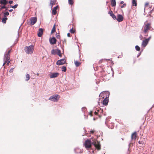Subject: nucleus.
<instances>
[{
  "label": "nucleus",
  "mask_w": 154,
  "mask_h": 154,
  "mask_svg": "<svg viewBox=\"0 0 154 154\" xmlns=\"http://www.w3.org/2000/svg\"><path fill=\"white\" fill-rule=\"evenodd\" d=\"M50 4L49 5V6L51 7V8L52 9L53 5L54 4H55V0H50Z\"/></svg>",
  "instance_id": "nucleus-15"
},
{
  "label": "nucleus",
  "mask_w": 154,
  "mask_h": 154,
  "mask_svg": "<svg viewBox=\"0 0 154 154\" xmlns=\"http://www.w3.org/2000/svg\"><path fill=\"white\" fill-rule=\"evenodd\" d=\"M149 5V3H148V2H146V4H145V8L148 5Z\"/></svg>",
  "instance_id": "nucleus-48"
},
{
  "label": "nucleus",
  "mask_w": 154,
  "mask_h": 154,
  "mask_svg": "<svg viewBox=\"0 0 154 154\" xmlns=\"http://www.w3.org/2000/svg\"><path fill=\"white\" fill-rule=\"evenodd\" d=\"M111 15L110 16L112 17V18L115 20H116L117 19V17H116V16L114 15V14H111Z\"/></svg>",
  "instance_id": "nucleus-27"
},
{
  "label": "nucleus",
  "mask_w": 154,
  "mask_h": 154,
  "mask_svg": "<svg viewBox=\"0 0 154 154\" xmlns=\"http://www.w3.org/2000/svg\"><path fill=\"white\" fill-rule=\"evenodd\" d=\"M146 34H146H145V36H147V35H147V34Z\"/></svg>",
  "instance_id": "nucleus-59"
},
{
  "label": "nucleus",
  "mask_w": 154,
  "mask_h": 154,
  "mask_svg": "<svg viewBox=\"0 0 154 154\" xmlns=\"http://www.w3.org/2000/svg\"><path fill=\"white\" fill-rule=\"evenodd\" d=\"M56 51V53L57 54V55H59L61 53V51L58 48L57 49Z\"/></svg>",
  "instance_id": "nucleus-30"
},
{
  "label": "nucleus",
  "mask_w": 154,
  "mask_h": 154,
  "mask_svg": "<svg viewBox=\"0 0 154 154\" xmlns=\"http://www.w3.org/2000/svg\"><path fill=\"white\" fill-rule=\"evenodd\" d=\"M150 25V23H148L146 25L145 27L144 28V30L143 31V33L145 34L146 33L147 31L149 29Z\"/></svg>",
  "instance_id": "nucleus-8"
},
{
  "label": "nucleus",
  "mask_w": 154,
  "mask_h": 154,
  "mask_svg": "<svg viewBox=\"0 0 154 154\" xmlns=\"http://www.w3.org/2000/svg\"><path fill=\"white\" fill-rule=\"evenodd\" d=\"M58 55L59 56H60V57H61V56H62V55H61V53H60V54H59V55Z\"/></svg>",
  "instance_id": "nucleus-57"
},
{
  "label": "nucleus",
  "mask_w": 154,
  "mask_h": 154,
  "mask_svg": "<svg viewBox=\"0 0 154 154\" xmlns=\"http://www.w3.org/2000/svg\"><path fill=\"white\" fill-rule=\"evenodd\" d=\"M135 48V49L137 51H139L140 50V48L138 46L136 45Z\"/></svg>",
  "instance_id": "nucleus-31"
},
{
  "label": "nucleus",
  "mask_w": 154,
  "mask_h": 154,
  "mask_svg": "<svg viewBox=\"0 0 154 154\" xmlns=\"http://www.w3.org/2000/svg\"><path fill=\"white\" fill-rule=\"evenodd\" d=\"M111 4L112 7H113L115 6L116 5V1H111Z\"/></svg>",
  "instance_id": "nucleus-23"
},
{
  "label": "nucleus",
  "mask_w": 154,
  "mask_h": 154,
  "mask_svg": "<svg viewBox=\"0 0 154 154\" xmlns=\"http://www.w3.org/2000/svg\"><path fill=\"white\" fill-rule=\"evenodd\" d=\"M108 14H110V16L111 15V14H113V12L110 10V9L109 11L108 12Z\"/></svg>",
  "instance_id": "nucleus-35"
},
{
  "label": "nucleus",
  "mask_w": 154,
  "mask_h": 154,
  "mask_svg": "<svg viewBox=\"0 0 154 154\" xmlns=\"http://www.w3.org/2000/svg\"><path fill=\"white\" fill-rule=\"evenodd\" d=\"M8 7L6 6V8H5V11H7L8 10Z\"/></svg>",
  "instance_id": "nucleus-54"
},
{
  "label": "nucleus",
  "mask_w": 154,
  "mask_h": 154,
  "mask_svg": "<svg viewBox=\"0 0 154 154\" xmlns=\"http://www.w3.org/2000/svg\"><path fill=\"white\" fill-rule=\"evenodd\" d=\"M132 5L137 6V3L136 0H132Z\"/></svg>",
  "instance_id": "nucleus-21"
},
{
  "label": "nucleus",
  "mask_w": 154,
  "mask_h": 154,
  "mask_svg": "<svg viewBox=\"0 0 154 154\" xmlns=\"http://www.w3.org/2000/svg\"><path fill=\"white\" fill-rule=\"evenodd\" d=\"M151 11H150L149 12V13H150V14H149V15H150V14H151Z\"/></svg>",
  "instance_id": "nucleus-58"
},
{
  "label": "nucleus",
  "mask_w": 154,
  "mask_h": 154,
  "mask_svg": "<svg viewBox=\"0 0 154 154\" xmlns=\"http://www.w3.org/2000/svg\"><path fill=\"white\" fill-rule=\"evenodd\" d=\"M93 120H95V118H93Z\"/></svg>",
  "instance_id": "nucleus-63"
},
{
  "label": "nucleus",
  "mask_w": 154,
  "mask_h": 154,
  "mask_svg": "<svg viewBox=\"0 0 154 154\" xmlns=\"http://www.w3.org/2000/svg\"><path fill=\"white\" fill-rule=\"evenodd\" d=\"M37 35L38 36V35H39V34H38V31L37 32Z\"/></svg>",
  "instance_id": "nucleus-55"
},
{
  "label": "nucleus",
  "mask_w": 154,
  "mask_h": 154,
  "mask_svg": "<svg viewBox=\"0 0 154 154\" xmlns=\"http://www.w3.org/2000/svg\"><path fill=\"white\" fill-rule=\"evenodd\" d=\"M124 3V2L123 1L121 2L120 4H122Z\"/></svg>",
  "instance_id": "nucleus-52"
},
{
  "label": "nucleus",
  "mask_w": 154,
  "mask_h": 154,
  "mask_svg": "<svg viewBox=\"0 0 154 154\" xmlns=\"http://www.w3.org/2000/svg\"><path fill=\"white\" fill-rule=\"evenodd\" d=\"M4 17H6V16L9 15V13L8 12H6L4 13Z\"/></svg>",
  "instance_id": "nucleus-32"
},
{
  "label": "nucleus",
  "mask_w": 154,
  "mask_h": 154,
  "mask_svg": "<svg viewBox=\"0 0 154 154\" xmlns=\"http://www.w3.org/2000/svg\"><path fill=\"white\" fill-rule=\"evenodd\" d=\"M58 7V6L57 5L53 8L52 11V13L53 15H55L57 13V9Z\"/></svg>",
  "instance_id": "nucleus-13"
},
{
  "label": "nucleus",
  "mask_w": 154,
  "mask_h": 154,
  "mask_svg": "<svg viewBox=\"0 0 154 154\" xmlns=\"http://www.w3.org/2000/svg\"><path fill=\"white\" fill-rule=\"evenodd\" d=\"M112 1H116V0H111Z\"/></svg>",
  "instance_id": "nucleus-62"
},
{
  "label": "nucleus",
  "mask_w": 154,
  "mask_h": 154,
  "mask_svg": "<svg viewBox=\"0 0 154 154\" xmlns=\"http://www.w3.org/2000/svg\"><path fill=\"white\" fill-rule=\"evenodd\" d=\"M138 143L139 144H142V143H143V142L142 141H139L138 142Z\"/></svg>",
  "instance_id": "nucleus-51"
},
{
  "label": "nucleus",
  "mask_w": 154,
  "mask_h": 154,
  "mask_svg": "<svg viewBox=\"0 0 154 154\" xmlns=\"http://www.w3.org/2000/svg\"><path fill=\"white\" fill-rule=\"evenodd\" d=\"M68 3L69 5H72L73 4V0H68Z\"/></svg>",
  "instance_id": "nucleus-33"
},
{
  "label": "nucleus",
  "mask_w": 154,
  "mask_h": 154,
  "mask_svg": "<svg viewBox=\"0 0 154 154\" xmlns=\"http://www.w3.org/2000/svg\"><path fill=\"white\" fill-rule=\"evenodd\" d=\"M14 68H11L9 70V72L10 73L12 72L13 71V70L14 69Z\"/></svg>",
  "instance_id": "nucleus-37"
},
{
  "label": "nucleus",
  "mask_w": 154,
  "mask_h": 154,
  "mask_svg": "<svg viewBox=\"0 0 154 154\" xmlns=\"http://www.w3.org/2000/svg\"><path fill=\"white\" fill-rule=\"evenodd\" d=\"M126 4L125 3V4H123V5H122V6H121V8H124V7L125 6H126Z\"/></svg>",
  "instance_id": "nucleus-39"
},
{
  "label": "nucleus",
  "mask_w": 154,
  "mask_h": 154,
  "mask_svg": "<svg viewBox=\"0 0 154 154\" xmlns=\"http://www.w3.org/2000/svg\"><path fill=\"white\" fill-rule=\"evenodd\" d=\"M8 2L6 0H0V3L2 5H6Z\"/></svg>",
  "instance_id": "nucleus-16"
},
{
  "label": "nucleus",
  "mask_w": 154,
  "mask_h": 154,
  "mask_svg": "<svg viewBox=\"0 0 154 154\" xmlns=\"http://www.w3.org/2000/svg\"><path fill=\"white\" fill-rule=\"evenodd\" d=\"M55 24H54L51 31V33L52 34L54 33L55 31Z\"/></svg>",
  "instance_id": "nucleus-25"
},
{
  "label": "nucleus",
  "mask_w": 154,
  "mask_h": 154,
  "mask_svg": "<svg viewBox=\"0 0 154 154\" xmlns=\"http://www.w3.org/2000/svg\"><path fill=\"white\" fill-rule=\"evenodd\" d=\"M94 114L96 115H97V114H98V112H96V111H95V112H94Z\"/></svg>",
  "instance_id": "nucleus-50"
},
{
  "label": "nucleus",
  "mask_w": 154,
  "mask_h": 154,
  "mask_svg": "<svg viewBox=\"0 0 154 154\" xmlns=\"http://www.w3.org/2000/svg\"><path fill=\"white\" fill-rule=\"evenodd\" d=\"M44 29L42 28L39 29V37H42V35Z\"/></svg>",
  "instance_id": "nucleus-17"
},
{
  "label": "nucleus",
  "mask_w": 154,
  "mask_h": 154,
  "mask_svg": "<svg viewBox=\"0 0 154 154\" xmlns=\"http://www.w3.org/2000/svg\"><path fill=\"white\" fill-rule=\"evenodd\" d=\"M5 5H3V6H2L1 7V8H0V10H2V9L4 8H6V6Z\"/></svg>",
  "instance_id": "nucleus-36"
},
{
  "label": "nucleus",
  "mask_w": 154,
  "mask_h": 154,
  "mask_svg": "<svg viewBox=\"0 0 154 154\" xmlns=\"http://www.w3.org/2000/svg\"><path fill=\"white\" fill-rule=\"evenodd\" d=\"M139 37H140V39L141 40L143 38V37L141 35H140L139 36Z\"/></svg>",
  "instance_id": "nucleus-44"
},
{
  "label": "nucleus",
  "mask_w": 154,
  "mask_h": 154,
  "mask_svg": "<svg viewBox=\"0 0 154 154\" xmlns=\"http://www.w3.org/2000/svg\"><path fill=\"white\" fill-rule=\"evenodd\" d=\"M82 110L83 111H84L85 112V110H86V109L85 107H82Z\"/></svg>",
  "instance_id": "nucleus-40"
},
{
  "label": "nucleus",
  "mask_w": 154,
  "mask_h": 154,
  "mask_svg": "<svg viewBox=\"0 0 154 154\" xmlns=\"http://www.w3.org/2000/svg\"><path fill=\"white\" fill-rule=\"evenodd\" d=\"M33 46L32 45H30L29 46H26L24 48L25 52L27 54H31L33 53Z\"/></svg>",
  "instance_id": "nucleus-2"
},
{
  "label": "nucleus",
  "mask_w": 154,
  "mask_h": 154,
  "mask_svg": "<svg viewBox=\"0 0 154 154\" xmlns=\"http://www.w3.org/2000/svg\"><path fill=\"white\" fill-rule=\"evenodd\" d=\"M8 2L10 4H11L13 2V1H10Z\"/></svg>",
  "instance_id": "nucleus-42"
},
{
  "label": "nucleus",
  "mask_w": 154,
  "mask_h": 154,
  "mask_svg": "<svg viewBox=\"0 0 154 154\" xmlns=\"http://www.w3.org/2000/svg\"><path fill=\"white\" fill-rule=\"evenodd\" d=\"M108 3V2L107 1L106 2V3L107 4Z\"/></svg>",
  "instance_id": "nucleus-64"
},
{
  "label": "nucleus",
  "mask_w": 154,
  "mask_h": 154,
  "mask_svg": "<svg viewBox=\"0 0 154 154\" xmlns=\"http://www.w3.org/2000/svg\"><path fill=\"white\" fill-rule=\"evenodd\" d=\"M8 20V18L7 17H4V18H3L2 20V22L5 23H6V21Z\"/></svg>",
  "instance_id": "nucleus-26"
},
{
  "label": "nucleus",
  "mask_w": 154,
  "mask_h": 154,
  "mask_svg": "<svg viewBox=\"0 0 154 154\" xmlns=\"http://www.w3.org/2000/svg\"><path fill=\"white\" fill-rule=\"evenodd\" d=\"M69 32L72 33H74L75 32V31L72 28L70 30Z\"/></svg>",
  "instance_id": "nucleus-34"
},
{
  "label": "nucleus",
  "mask_w": 154,
  "mask_h": 154,
  "mask_svg": "<svg viewBox=\"0 0 154 154\" xmlns=\"http://www.w3.org/2000/svg\"><path fill=\"white\" fill-rule=\"evenodd\" d=\"M74 151L75 153L76 154L82 153L83 152V151L82 150L77 147L75 148Z\"/></svg>",
  "instance_id": "nucleus-7"
},
{
  "label": "nucleus",
  "mask_w": 154,
  "mask_h": 154,
  "mask_svg": "<svg viewBox=\"0 0 154 154\" xmlns=\"http://www.w3.org/2000/svg\"><path fill=\"white\" fill-rule=\"evenodd\" d=\"M56 37L57 38H59V39H60V36L59 35H57L56 36Z\"/></svg>",
  "instance_id": "nucleus-41"
},
{
  "label": "nucleus",
  "mask_w": 154,
  "mask_h": 154,
  "mask_svg": "<svg viewBox=\"0 0 154 154\" xmlns=\"http://www.w3.org/2000/svg\"><path fill=\"white\" fill-rule=\"evenodd\" d=\"M66 70V67L65 66H62L61 68V70L63 72H65Z\"/></svg>",
  "instance_id": "nucleus-24"
},
{
  "label": "nucleus",
  "mask_w": 154,
  "mask_h": 154,
  "mask_svg": "<svg viewBox=\"0 0 154 154\" xmlns=\"http://www.w3.org/2000/svg\"><path fill=\"white\" fill-rule=\"evenodd\" d=\"M30 78V76L28 74H26V79L25 80L26 81H28L29 80Z\"/></svg>",
  "instance_id": "nucleus-20"
},
{
  "label": "nucleus",
  "mask_w": 154,
  "mask_h": 154,
  "mask_svg": "<svg viewBox=\"0 0 154 154\" xmlns=\"http://www.w3.org/2000/svg\"><path fill=\"white\" fill-rule=\"evenodd\" d=\"M130 144H131V143H130L128 145V146H129V148H128V149H129V148L130 147Z\"/></svg>",
  "instance_id": "nucleus-56"
},
{
  "label": "nucleus",
  "mask_w": 154,
  "mask_h": 154,
  "mask_svg": "<svg viewBox=\"0 0 154 154\" xmlns=\"http://www.w3.org/2000/svg\"><path fill=\"white\" fill-rule=\"evenodd\" d=\"M123 17L122 15L118 14L117 15V18L116 20H117L118 22H121L123 20Z\"/></svg>",
  "instance_id": "nucleus-11"
},
{
  "label": "nucleus",
  "mask_w": 154,
  "mask_h": 154,
  "mask_svg": "<svg viewBox=\"0 0 154 154\" xmlns=\"http://www.w3.org/2000/svg\"><path fill=\"white\" fill-rule=\"evenodd\" d=\"M91 145H94L98 150L100 149V145L99 142L94 141L91 142V140L89 139H87L85 141V146L86 149H87L90 148Z\"/></svg>",
  "instance_id": "nucleus-1"
},
{
  "label": "nucleus",
  "mask_w": 154,
  "mask_h": 154,
  "mask_svg": "<svg viewBox=\"0 0 154 154\" xmlns=\"http://www.w3.org/2000/svg\"><path fill=\"white\" fill-rule=\"evenodd\" d=\"M18 6V4H17L14 5V6H13L10 5V7L11 8H13L15 9V8H16Z\"/></svg>",
  "instance_id": "nucleus-28"
},
{
  "label": "nucleus",
  "mask_w": 154,
  "mask_h": 154,
  "mask_svg": "<svg viewBox=\"0 0 154 154\" xmlns=\"http://www.w3.org/2000/svg\"><path fill=\"white\" fill-rule=\"evenodd\" d=\"M136 132H134V133L132 134L131 136V138L132 140H135L136 138Z\"/></svg>",
  "instance_id": "nucleus-19"
},
{
  "label": "nucleus",
  "mask_w": 154,
  "mask_h": 154,
  "mask_svg": "<svg viewBox=\"0 0 154 154\" xmlns=\"http://www.w3.org/2000/svg\"><path fill=\"white\" fill-rule=\"evenodd\" d=\"M66 60L65 59H62L58 60L57 63L56 64L58 65H63L65 63Z\"/></svg>",
  "instance_id": "nucleus-6"
},
{
  "label": "nucleus",
  "mask_w": 154,
  "mask_h": 154,
  "mask_svg": "<svg viewBox=\"0 0 154 154\" xmlns=\"http://www.w3.org/2000/svg\"><path fill=\"white\" fill-rule=\"evenodd\" d=\"M11 50H8V51L5 52L4 54V56H5V57H10V55L9 54H10V52H11Z\"/></svg>",
  "instance_id": "nucleus-18"
},
{
  "label": "nucleus",
  "mask_w": 154,
  "mask_h": 154,
  "mask_svg": "<svg viewBox=\"0 0 154 154\" xmlns=\"http://www.w3.org/2000/svg\"><path fill=\"white\" fill-rule=\"evenodd\" d=\"M148 43V42L145 39L143 40L142 43V45L144 47H145Z\"/></svg>",
  "instance_id": "nucleus-12"
},
{
  "label": "nucleus",
  "mask_w": 154,
  "mask_h": 154,
  "mask_svg": "<svg viewBox=\"0 0 154 154\" xmlns=\"http://www.w3.org/2000/svg\"><path fill=\"white\" fill-rule=\"evenodd\" d=\"M75 64L76 67L79 66L81 64L80 62L78 61H75Z\"/></svg>",
  "instance_id": "nucleus-22"
},
{
  "label": "nucleus",
  "mask_w": 154,
  "mask_h": 154,
  "mask_svg": "<svg viewBox=\"0 0 154 154\" xmlns=\"http://www.w3.org/2000/svg\"><path fill=\"white\" fill-rule=\"evenodd\" d=\"M13 11V10L12 9H11L10 10H8V11L9 12H12Z\"/></svg>",
  "instance_id": "nucleus-49"
},
{
  "label": "nucleus",
  "mask_w": 154,
  "mask_h": 154,
  "mask_svg": "<svg viewBox=\"0 0 154 154\" xmlns=\"http://www.w3.org/2000/svg\"><path fill=\"white\" fill-rule=\"evenodd\" d=\"M151 36H150L149 37H148L147 38H146V39L148 42H149V41L150 40V39L151 38Z\"/></svg>",
  "instance_id": "nucleus-38"
},
{
  "label": "nucleus",
  "mask_w": 154,
  "mask_h": 154,
  "mask_svg": "<svg viewBox=\"0 0 154 154\" xmlns=\"http://www.w3.org/2000/svg\"><path fill=\"white\" fill-rule=\"evenodd\" d=\"M56 50L53 49L51 51V53L53 55H55L56 52Z\"/></svg>",
  "instance_id": "nucleus-29"
},
{
  "label": "nucleus",
  "mask_w": 154,
  "mask_h": 154,
  "mask_svg": "<svg viewBox=\"0 0 154 154\" xmlns=\"http://www.w3.org/2000/svg\"><path fill=\"white\" fill-rule=\"evenodd\" d=\"M59 97L60 96L59 95L56 94L51 96L49 98V100L52 101L57 102L58 101Z\"/></svg>",
  "instance_id": "nucleus-3"
},
{
  "label": "nucleus",
  "mask_w": 154,
  "mask_h": 154,
  "mask_svg": "<svg viewBox=\"0 0 154 154\" xmlns=\"http://www.w3.org/2000/svg\"><path fill=\"white\" fill-rule=\"evenodd\" d=\"M5 64V63H4L3 64V66H4Z\"/></svg>",
  "instance_id": "nucleus-60"
},
{
  "label": "nucleus",
  "mask_w": 154,
  "mask_h": 154,
  "mask_svg": "<svg viewBox=\"0 0 154 154\" xmlns=\"http://www.w3.org/2000/svg\"><path fill=\"white\" fill-rule=\"evenodd\" d=\"M10 61H9V60L7 62V65L8 66L9 65V63H10Z\"/></svg>",
  "instance_id": "nucleus-43"
},
{
  "label": "nucleus",
  "mask_w": 154,
  "mask_h": 154,
  "mask_svg": "<svg viewBox=\"0 0 154 154\" xmlns=\"http://www.w3.org/2000/svg\"><path fill=\"white\" fill-rule=\"evenodd\" d=\"M10 59V57H5V56H4V57L3 58V61H4V63H5V64H6V63Z\"/></svg>",
  "instance_id": "nucleus-14"
},
{
  "label": "nucleus",
  "mask_w": 154,
  "mask_h": 154,
  "mask_svg": "<svg viewBox=\"0 0 154 154\" xmlns=\"http://www.w3.org/2000/svg\"><path fill=\"white\" fill-rule=\"evenodd\" d=\"M89 114L91 116H92V112H89Z\"/></svg>",
  "instance_id": "nucleus-53"
},
{
  "label": "nucleus",
  "mask_w": 154,
  "mask_h": 154,
  "mask_svg": "<svg viewBox=\"0 0 154 154\" xmlns=\"http://www.w3.org/2000/svg\"><path fill=\"white\" fill-rule=\"evenodd\" d=\"M67 36L68 37H70V34L69 33H68L67 34Z\"/></svg>",
  "instance_id": "nucleus-47"
},
{
  "label": "nucleus",
  "mask_w": 154,
  "mask_h": 154,
  "mask_svg": "<svg viewBox=\"0 0 154 154\" xmlns=\"http://www.w3.org/2000/svg\"><path fill=\"white\" fill-rule=\"evenodd\" d=\"M106 93L108 94V95L106 96V97L103 100V105L106 106L107 105L109 102L108 97L109 96L110 93L109 92H106Z\"/></svg>",
  "instance_id": "nucleus-5"
},
{
  "label": "nucleus",
  "mask_w": 154,
  "mask_h": 154,
  "mask_svg": "<svg viewBox=\"0 0 154 154\" xmlns=\"http://www.w3.org/2000/svg\"><path fill=\"white\" fill-rule=\"evenodd\" d=\"M49 40L50 44L51 45L55 44L57 40L56 38L54 37H53L51 38H50Z\"/></svg>",
  "instance_id": "nucleus-10"
},
{
  "label": "nucleus",
  "mask_w": 154,
  "mask_h": 154,
  "mask_svg": "<svg viewBox=\"0 0 154 154\" xmlns=\"http://www.w3.org/2000/svg\"><path fill=\"white\" fill-rule=\"evenodd\" d=\"M101 61H102V60H100V63L101 62Z\"/></svg>",
  "instance_id": "nucleus-61"
},
{
  "label": "nucleus",
  "mask_w": 154,
  "mask_h": 154,
  "mask_svg": "<svg viewBox=\"0 0 154 154\" xmlns=\"http://www.w3.org/2000/svg\"><path fill=\"white\" fill-rule=\"evenodd\" d=\"M94 133V131H90V134H93Z\"/></svg>",
  "instance_id": "nucleus-45"
},
{
  "label": "nucleus",
  "mask_w": 154,
  "mask_h": 154,
  "mask_svg": "<svg viewBox=\"0 0 154 154\" xmlns=\"http://www.w3.org/2000/svg\"><path fill=\"white\" fill-rule=\"evenodd\" d=\"M59 73L58 72H52L50 74V78H55L59 75Z\"/></svg>",
  "instance_id": "nucleus-9"
},
{
  "label": "nucleus",
  "mask_w": 154,
  "mask_h": 154,
  "mask_svg": "<svg viewBox=\"0 0 154 154\" xmlns=\"http://www.w3.org/2000/svg\"><path fill=\"white\" fill-rule=\"evenodd\" d=\"M141 54V52H140L139 53V54H138V55L137 56V57H138Z\"/></svg>",
  "instance_id": "nucleus-46"
},
{
  "label": "nucleus",
  "mask_w": 154,
  "mask_h": 154,
  "mask_svg": "<svg viewBox=\"0 0 154 154\" xmlns=\"http://www.w3.org/2000/svg\"><path fill=\"white\" fill-rule=\"evenodd\" d=\"M36 17H32L29 19V20L28 22V24L30 26L34 25L36 22Z\"/></svg>",
  "instance_id": "nucleus-4"
}]
</instances>
